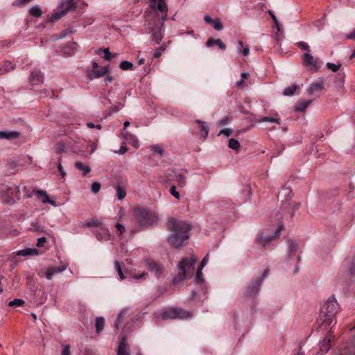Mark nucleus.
<instances>
[{
	"instance_id": "6e6552de",
	"label": "nucleus",
	"mask_w": 355,
	"mask_h": 355,
	"mask_svg": "<svg viewBox=\"0 0 355 355\" xmlns=\"http://www.w3.org/2000/svg\"><path fill=\"white\" fill-rule=\"evenodd\" d=\"M269 270L265 269L261 277H254L251 279L250 282L246 287V295H254L258 294L260 286L263 279L268 276Z\"/></svg>"
},
{
	"instance_id": "72a5a7b5",
	"label": "nucleus",
	"mask_w": 355,
	"mask_h": 355,
	"mask_svg": "<svg viewBox=\"0 0 355 355\" xmlns=\"http://www.w3.org/2000/svg\"><path fill=\"white\" fill-rule=\"evenodd\" d=\"M115 190H116V193L118 199L119 200H123L126 196L125 190L123 187H121L120 185L116 186Z\"/></svg>"
},
{
	"instance_id": "603ef678",
	"label": "nucleus",
	"mask_w": 355,
	"mask_h": 355,
	"mask_svg": "<svg viewBox=\"0 0 355 355\" xmlns=\"http://www.w3.org/2000/svg\"><path fill=\"white\" fill-rule=\"evenodd\" d=\"M101 189V184L98 182H94L92 184L91 190L93 193H96Z\"/></svg>"
},
{
	"instance_id": "0eeeda50",
	"label": "nucleus",
	"mask_w": 355,
	"mask_h": 355,
	"mask_svg": "<svg viewBox=\"0 0 355 355\" xmlns=\"http://www.w3.org/2000/svg\"><path fill=\"white\" fill-rule=\"evenodd\" d=\"M193 316V313L178 308H171L162 313L163 320L189 319Z\"/></svg>"
},
{
	"instance_id": "393cba45",
	"label": "nucleus",
	"mask_w": 355,
	"mask_h": 355,
	"mask_svg": "<svg viewBox=\"0 0 355 355\" xmlns=\"http://www.w3.org/2000/svg\"><path fill=\"white\" fill-rule=\"evenodd\" d=\"M331 332L329 333V335L327 336L322 342L320 343V349L321 352L324 353H327L329 349L331 348V339L329 336H331Z\"/></svg>"
},
{
	"instance_id": "c9c22d12",
	"label": "nucleus",
	"mask_w": 355,
	"mask_h": 355,
	"mask_svg": "<svg viewBox=\"0 0 355 355\" xmlns=\"http://www.w3.org/2000/svg\"><path fill=\"white\" fill-rule=\"evenodd\" d=\"M228 147L233 150H238L240 148L241 146L240 143L237 139H230L228 141Z\"/></svg>"
},
{
	"instance_id": "f257e3e1",
	"label": "nucleus",
	"mask_w": 355,
	"mask_h": 355,
	"mask_svg": "<svg viewBox=\"0 0 355 355\" xmlns=\"http://www.w3.org/2000/svg\"><path fill=\"white\" fill-rule=\"evenodd\" d=\"M167 226L171 234L168 236V241L174 248H180L183 243L189 239L191 225L184 220L171 218L168 219Z\"/></svg>"
},
{
	"instance_id": "bf43d9fd",
	"label": "nucleus",
	"mask_w": 355,
	"mask_h": 355,
	"mask_svg": "<svg viewBox=\"0 0 355 355\" xmlns=\"http://www.w3.org/2000/svg\"><path fill=\"white\" fill-rule=\"evenodd\" d=\"M152 149L154 152L159 153L160 155H162L163 149L160 146L157 145H154L152 146Z\"/></svg>"
},
{
	"instance_id": "6ab92c4d",
	"label": "nucleus",
	"mask_w": 355,
	"mask_h": 355,
	"mask_svg": "<svg viewBox=\"0 0 355 355\" xmlns=\"http://www.w3.org/2000/svg\"><path fill=\"white\" fill-rule=\"evenodd\" d=\"M204 20L206 23L211 24L216 30L220 31L222 29V24L218 17L212 19L209 15H205Z\"/></svg>"
},
{
	"instance_id": "09e8293b",
	"label": "nucleus",
	"mask_w": 355,
	"mask_h": 355,
	"mask_svg": "<svg viewBox=\"0 0 355 355\" xmlns=\"http://www.w3.org/2000/svg\"><path fill=\"white\" fill-rule=\"evenodd\" d=\"M166 48V45L162 44L159 48H157L154 53V58H158L162 53L163 51H165Z\"/></svg>"
},
{
	"instance_id": "79ce46f5",
	"label": "nucleus",
	"mask_w": 355,
	"mask_h": 355,
	"mask_svg": "<svg viewBox=\"0 0 355 355\" xmlns=\"http://www.w3.org/2000/svg\"><path fill=\"white\" fill-rule=\"evenodd\" d=\"M296 89H297L296 85L289 86L284 89L283 94L284 96H292L295 94Z\"/></svg>"
},
{
	"instance_id": "338daca9",
	"label": "nucleus",
	"mask_w": 355,
	"mask_h": 355,
	"mask_svg": "<svg viewBox=\"0 0 355 355\" xmlns=\"http://www.w3.org/2000/svg\"><path fill=\"white\" fill-rule=\"evenodd\" d=\"M128 148L125 146H121L118 151L115 153H119L120 155H123L128 151Z\"/></svg>"
},
{
	"instance_id": "58836bf2",
	"label": "nucleus",
	"mask_w": 355,
	"mask_h": 355,
	"mask_svg": "<svg viewBox=\"0 0 355 355\" xmlns=\"http://www.w3.org/2000/svg\"><path fill=\"white\" fill-rule=\"evenodd\" d=\"M64 15H66L64 14V11L63 12L60 9H59V11L55 12L51 15V21L54 22L55 21H58V19H60Z\"/></svg>"
},
{
	"instance_id": "5fc2aeb1",
	"label": "nucleus",
	"mask_w": 355,
	"mask_h": 355,
	"mask_svg": "<svg viewBox=\"0 0 355 355\" xmlns=\"http://www.w3.org/2000/svg\"><path fill=\"white\" fill-rule=\"evenodd\" d=\"M170 193L177 199H180V193L176 191V187L175 186H172L170 188Z\"/></svg>"
},
{
	"instance_id": "052dcab7",
	"label": "nucleus",
	"mask_w": 355,
	"mask_h": 355,
	"mask_svg": "<svg viewBox=\"0 0 355 355\" xmlns=\"http://www.w3.org/2000/svg\"><path fill=\"white\" fill-rule=\"evenodd\" d=\"M103 53H104V54H105V55H104V58H105V60H111V58H112L111 53H110V50H109V49H108V48L105 49L103 50Z\"/></svg>"
},
{
	"instance_id": "cd10ccee",
	"label": "nucleus",
	"mask_w": 355,
	"mask_h": 355,
	"mask_svg": "<svg viewBox=\"0 0 355 355\" xmlns=\"http://www.w3.org/2000/svg\"><path fill=\"white\" fill-rule=\"evenodd\" d=\"M14 67V65L9 61H5L3 63L0 64V75L6 73L10 70H12Z\"/></svg>"
},
{
	"instance_id": "7ed1b4c3",
	"label": "nucleus",
	"mask_w": 355,
	"mask_h": 355,
	"mask_svg": "<svg viewBox=\"0 0 355 355\" xmlns=\"http://www.w3.org/2000/svg\"><path fill=\"white\" fill-rule=\"evenodd\" d=\"M340 306L334 295L329 297L320 308L319 318L325 327L336 321V315L339 312Z\"/></svg>"
},
{
	"instance_id": "774afa93",
	"label": "nucleus",
	"mask_w": 355,
	"mask_h": 355,
	"mask_svg": "<svg viewBox=\"0 0 355 355\" xmlns=\"http://www.w3.org/2000/svg\"><path fill=\"white\" fill-rule=\"evenodd\" d=\"M233 130L230 128H223V135L229 137L232 135Z\"/></svg>"
},
{
	"instance_id": "680f3d73",
	"label": "nucleus",
	"mask_w": 355,
	"mask_h": 355,
	"mask_svg": "<svg viewBox=\"0 0 355 355\" xmlns=\"http://www.w3.org/2000/svg\"><path fill=\"white\" fill-rule=\"evenodd\" d=\"M62 355H71V350H70V346L66 345L62 351Z\"/></svg>"
},
{
	"instance_id": "37998d69",
	"label": "nucleus",
	"mask_w": 355,
	"mask_h": 355,
	"mask_svg": "<svg viewBox=\"0 0 355 355\" xmlns=\"http://www.w3.org/2000/svg\"><path fill=\"white\" fill-rule=\"evenodd\" d=\"M148 277V274L146 272H141L138 275H133L130 277V282H132V279H146Z\"/></svg>"
},
{
	"instance_id": "ddd939ff",
	"label": "nucleus",
	"mask_w": 355,
	"mask_h": 355,
	"mask_svg": "<svg viewBox=\"0 0 355 355\" xmlns=\"http://www.w3.org/2000/svg\"><path fill=\"white\" fill-rule=\"evenodd\" d=\"M33 193L36 194L42 200L43 203H49L53 207H57L55 202L53 200L49 199L47 193L44 190H37L34 189Z\"/></svg>"
},
{
	"instance_id": "bb28decb",
	"label": "nucleus",
	"mask_w": 355,
	"mask_h": 355,
	"mask_svg": "<svg viewBox=\"0 0 355 355\" xmlns=\"http://www.w3.org/2000/svg\"><path fill=\"white\" fill-rule=\"evenodd\" d=\"M289 257L292 258L298 250V243L293 240H288Z\"/></svg>"
},
{
	"instance_id": "f704fd0d",
	"label": "nucleus",
	"mask_w": 355,
	"mask_h": 355,
	"mask_svg": "<svg viewBox=\"0 0 355 355\" xmlns=\"http://www.w3.org/2000/svg\"><path fill=\"white\" fill-rule=\"evenodd\" d=\"M346 263L348 266V269L352 274L355 275V254L352 257L346 260Z\"/></svg>"
},
{
	"instance_id": "f8f14e48",
	"label": "nucleus",
	"mask_w": 355,
	"mask_h": 355,
	"mask_svg": "<svg viewBox=\"0 0 355 355\" xmlns=\"http://www.w3.org/2000/svg\"><path fill=\"white\" fill-rule=\"evenodd\" d=\"M76 5V0L62 1L59 3V9L63 12L64 11V14L67 15L68 12L74 10Z\"/></svg>"
},
{
	"instance_id": "4468645a",
	"label": "nucleus",
	"mask_w": 355,
	"mask_h": 355,
	"mask_svg": "<svg viewBox=\"0 0 355 355\" xmlns=\"http://www.w3.org/2000/svg\"><path fill=\"white\" fill-rule=\"evenodd\" d=\"M324 83L322 81L316 82L311 84L306 92L309 95H316L320 93L324 89Z\"/></svg>"
},
{
	"instance_id": "69168bd1",
	"label": "nucleus",
	"mask_w": 355,
	"mask_h": 355,
	"mask_svg": "<svg viewBox=\"0 0 355 355\" xmlns=\"http://www.w3.org/2000/svg\"><path fill=\"white\" fill-rule=\"evenodd\" d=\"M236 85L239 89H243L246 86V84L244 80L242 79L236 83Z\"/></svg>"
},
{
	"instance_id": "f03ea898",
	"label": "nucleus",
	"mask_w": 355,
	"mask_h": 355,
	"mask_svg": "<svg viewBox=\"0 0 355 355\" xmlns=\"http://www.w3.org/2000/svg\"><path fill=\"white\" fill-rule=\"evenodd\" d=\"M196 261L197 257L195 254L182 258L178 264V274L173 279V284L177 285L186 279L191 277L194 273Z\"/></svg>"
},
{
	"instance_id": "2f4dec72",
	"label": "nucleus",
	"mask_w": 355,
	"mask_h": 355,
	"mask_svg": "<svg viewBox=\"0 0 355 355\" xmlns=\"http://www.w3.org/2000/svg\"><path fill=\"white\" fill-rule=\"evenodd\" d=\"M214 45L218 46L219 49H222V40L220 39H213L212 37H209L206 42V46L208 48H210Z\"/></svg>"
},
{
	"instance_id": "c03bdc74",
	"label": "nucleus",
	"mask_w": 355,
	"mask_h": 355,
	"mask_svg": "<svg viewBox=\"0 0 355 355\" xmlns=\"http://www.w3.org/2000/svg\"><path fill=\"white\" fill-rule=\"evenodd\" d=\"M120 68L122 70H132L133 64L129 61H123L120 63Z\"/></svg>"
},
{
	"instance_id": "5701e85b",
	"label": "nucleus",
	"mask_w": 355,
	"mask_h": 355,
	"mask_svg": "<svg viewBox=\"0 0 355 355\" xmlns=\"http://www.w3.org/2000/svg\"><path fill=\"white\" fill-rule=\"evenodd\" d=\"M302 60L304 65L311 66L314 68L313 72L318 70V67L314 62L313 57L309 53V52L304 54Z\"/></svg>"
},
{
	"instance_id": "412c9836",
	"label": "nucleus",
	"mask_w": 355,
	"mask_h": 355,
	"mask_svg": "<svg viewBox=\"0 0 355 355\" xmlns=\"http://www.w3.org/2000/svg\"><path fill=\"white\" fill-rule=\"evenodd\" d=\"M117 355H130V349L126 340L123 338L118 347Z\"/></svg>"
},
{
	"instance_id": "a19ab883",
	"label": "nucleus",
	"mask_w": 355,
	"mask_h": 355,
	"mask_svg": "<svg viewBox=\"0 0 355 355\" xmlns=\"http://www.w3.org/2000/svg\"><path fill=\"white\" fill-rule=\"evenodd\" d=\"M25 304V302L21 299H14L8 303V306H22Z\"/></svg>"
},
{
	"instance_id": "f3484780",
	"label": "nucleus",
	"mask_w": 355,
	"mask_h": 355,
	"mask_svg": "<svg viewBox=\"0 0 355 355\" xmlns=\"http://www.w3.org/2000/svg\"><path fill=\"white\" fill-rule=\"evenodd\" d=\"M67 269V266L61 267H51L46 270V277L49 280L53 279V275L56 273H61Z\"/></svg>"
},
{
	"instance_id": "a211bd4d",
	"label": "nucleus",
	"mask_w": 355,
	"mask_h": 355,
	"mask_svg": "<svg viewBox=\"0 0 355 355\" xmlns=\"http://www.w3.org/2000/svg\"><path fill=\"white\" fill-rule=\"evenodd\" d=\"M19 136L20 132L17 131H0V139L14 140Z\"/></svg>"
},
{
	"instance_id": "b1692460",
	"label": "nucleus",
	"mask_w": 355,
	"mask_h": 355,
	"mask_svg": "<svg viewBox=\"0 0 355 355\" xmlns=\"http://www.w3.org/2000/svg\"><path fill=\"white\" fill-rule=\"evenodd\" d=\"M29 79L33 84L37 85L43 83L44 76L40 71H33L31 72Z\"/></svg>"
},
{
	"instance_id": "dca6fc26",
	"label": "nucleus",
	"mask_w": 355,
	"mask_h": 355,
	"mask_svg": "<svg viewBox=\"0 0 355 355\" xmlns=\"http://www.w3.org/2000/svg\"><path fill=\"white\" fill-rule=\"evenodd\" d=\"M107 72V67H104L98 70H89L87 71V76L90 80L98 78L103 77Z\"/></svg>"
},
{
	"instance_id": "9b49d317",
	"label": "nucleus",
	"mask_w": 355,
	"mask_h": 355,
	"mask_svg": "<svg viewBox=\"0 0 355 355\" xmlns=\"http://www.w3.org/2000/svg\"><path fill=\"white\" fill-rule=\"evenodd\" d=\"M151 38L156 44H159L164 37L163 23L159 26L151 28Z\"/></svg>"
},
{
	"instance_id": "aec40b11",
	"label": "nucleus",
	"mask_w": 355,
	"mask_h": 355,
	"mask_svg": "<svg viewBox=\"0 0 355 355\" xmlns=\"http://www.w3.org/2000/svg\"><path fill=\"white\" fill-rule=\"evenodd\" d=\"M15 254L17 256H21V257L37 256L39 254V251L36 248H26V249L17 250L15 252Z\"/></svg>"
},
{
	"instance_id": "423d86ee",
	"label": "nucleus",
	"mask_w": 355,
	"mask_h": 355,
	"mask_svg": "<svg viewBox=\"0 0 355 355\" xmlns=\"http://www.w3.org/2000/svg\"><path fill=\"white\" fill-rule=\"evenodd\" d=\"M0 193L4 198H7L6 202L10 205L14 204L15 200L20 198V188L15 184L3 186Z\"/></svg>"
},
{
	"instance_id": "6e6d98bb",
	"label": "nucleus",
	"mask_w": 355,
	"mask_h": 355,
	"mask_svg": "<svg viewBox=\"0 0 355 355\" xmlns=\"http://www.w3.org/2000/svg\"><path fill=\"white\" fill-rule=\"evenodd\" d=\"M61 159L59 158L58 159V169L62 178H64L66 176V173L64 171V168L61 164Z\"/></svg>"
},
{
	"instance_id": "1a4fd4ad",
	"label": "nucleus",
	"mask_w": 355,
	"mask_h": 355,
	"mask_svg": "<svg viewBox=\"0 0 355 355\" xmlns=\"http://www.w3.org/2000/svg\"><path fill=\"white\" fill-rule=\"evenodd\" d=\"M146 268L149 270L155 277L161 278L163 276L164 270V266L158 262L150 259L144 261Z\"/></svg>"
},
{
	"instance_id": "c85d7f7f",
	"label": "nucleus",
	"mask_w": 355,
	"mask_h": 355,
	"mask_svg": "<svg viewBox=\"0 0 355 355\" xmlns=\"http://www.w3.org/2000/svg\"><path fill=\"white\" fill-rule=\"evenodd\" d=\"M311 100H308V101L300 100L296 104V106H295L296 110L298 111H300V112H304L306 110V109L307 108V107L311 104Z\"/></svg>"
},
{
	"instance_id": "473e14b6",
	"label": "nucleus",
	"mask_w": 355,
	"mask_h": 355,
	"mask_svg": "<svg viewBox=\"0 0 355 355\" xmlns=\"http://www.w3.org/2000/svg\"><path fill=\"white\" fill-rule=\"evenodd\" d=\"M104 325H105L104 318H103V317L96 318V322H95V327H96V331L97 333L101 332L103 329Z\"/></svg>"
},
{
	"instance_id": "e2e57ef3",
	"label": "nucleus",
	"mask_w": 355,
	"mask_h": 355,
	"mask_svg": "<svg viewBox=\"0 0 355 355\" xmlns=\"http://www.w3.org/2000/svg\"><path fill=\"white\" fill-rule=\"evenodd\" d=\"M46 239L44 236H42V237L37 239V246L42 247L44 245V243L46 242Z\"/></svg>"
},
{
	"instance_id": "a878e982",
	"label": "nucleus",
	"mask_w": 355,
	"mask_h": 355,
	"mask_svg": "<svg viewBox=\"0 0 355 355\" xmlns=\"http://www.w3.org/2000/svg\"><path fill=\"white\" fill-rule=\"evenodd\" d=\"M123 137L134 147L138 148L139 146V141L135 135L129 132H125L123 133Z\"/></svg>"
},
{
	"instance_id": "13d9d810",
	"label": "nucleus",
	"mask_w": 355,
	"mask_h": 355,
	"mask_svg": "<svg viewBox=\"0 0 355 355\" xmlns=\"http://www.w3.org/2000/svg\"><path fill=\"white\" fill-rule=\"evenodd\" d=\"M208 260H209V254H207V255L203 258V259L202 260V261L200 263V265L199 267L200 268V270H202L203 268L206 266V264L208 262Z\"/></svg>"
},
{
	"instance_id": "e433bc0d",
	"label": "nucleus",
	"mask_w": 355,
	"mask_h": 355,
	"mask_svg": "<svg viewBox=\"0 0 355 355\" xmlns=\"http://www.w3.org/2000/svg\"><path fill=\"white\" fill-rule=\"evenodd\" d=\"M258 122H272L277 124H280V119L278 118L270 117V116H263L260 119L257 120Z\"/></svg>"
},
{
	"instance_id": "4d7b16f0",
	"label": "nucleus",
	"mask_w": 355,
	"mask_h": 355,
	"mask_svg": "<svg viewBox=\"0 0 355 355\" xmlns=\"http://www.w3.org/2000/svg\"><path fill=\"white\" fill-rule=\"evenodd\" d=\"M123 107V104L119 103H117L116 105L110 107V110L112 112H117L119 110H120Z\"/></svg>"
},
{
	"instance_id": "20e7f679",
	"label": "nucleus",
	"mask_w": 355,
	"mask_h": 355,
	"mask_svg": "<svg viewBox=\"0 0 355 355\" xmlns=\"http://www.w3.org/2000/svg\"><path fill=\"white\" fill-rule=\"evenodd\" d=\"M284 226L281 223L278 225L273 234H270L268 230H264L258 232L256 236V242L259 244L263 248L267 249L272 240L279 238Z\"/></svg>"
},
{
	"instance_id": "49530a36",
	"label": "nucleus",
	"mask_w": 355,
	"mask_h": 355,
	"mask_svg": "<svg viewBox=\"0 0 355 355\" xmlns=\"http://www.w3.org/2000/svg\"><path fill=\"white\" fill-rule=\"evenodd\" d=\"M64 152H66L65 144L61 142L58 143L55 147V153L57 154H61Z\"/></svg>"
},
{
	"instance_id": "0e129e2a",
	"label": "nucleus",
	"mask_w": 355,
	"mask_h": 355,
	"mask_svg": "<svg viewBox=\"0 0 355 355\" xmlns=\"http://www.w3.org/2000/svg\"><path fill=\"white\" fill-rule=\"evenodd\" d=\"M116 227L120 234H123L125 231V227L120 223H117Z\"/></svg>"
},
{
	"instance_id": "3c124183",
	"label": "nucleus",
	"mask_w": 355,
	"mask_h": 355,
	"mask_svg": "<svg viewBox=\"0 0 355 355\" xmlns=\"http://www.w3.org/2000/svg\"><path fill=\"white\" fill-rule=\"evenodd\" d=\"M268 13H269V15H270V17H271V18H272V19L273 22L275 23V26H276V27H277V30H278V31H280V27H279V26H280V25H279V21H278V20H277V17H275V15L274 12H273L272 11H271V10H268Z\"/></svg>"
},
{
	"instance_id": "864d4df0",
	"label": "nucleus",
	"mask_w": 355,
	"mask_h": 355,
	"mask_svg": "<svg viewBox=\"0 0 355 355\" xmlns=\"http://www.w3.org/2000/svg\"><path fill=\"white\" fill-rule=\"evenodd\" d=\"M98 225H99V223L96 219H92V220H89V222L83 224V227H91V226H98Z\"/></svg>"
},
{
	"instance_id": "4c0bfd02",
	"label": "nucleus",
	"mask_w": 355,
	"mask_h": 355,
	"mask_svg": "<svg viewBox=\"0 0 355 355\" xmlns=\"http://www.w3.org/2000/svg\"><path fill=\"white\" fill-rule=\"evenodd\" d=\"M29 12L32 16H34L36 17H40L42 15L41 8L38 6H33L30 9Z\"/></svg>"
},
{
	"instance_id": "8fccbe9b",
	"label": "nucleus",
	"mask_w": 355,
	"mask_h": 355,
	"mask_svg": "<svg viewBox=\"0 0 355 355\" xmlns=\"http://www.w3.org/2000/svg\"><path fill=\"white\" fill-rule=\"evenodd\" d=\"M296 44L302 50L306 51V53L310 52V47L306 42H299Z\"/></svg>"
},
{
	"instance_id": "c756f323",
	"label": "nucleus",
	"mask_w": 355,
	"mask_h": 355,
	"mask_svg": "<svg viewBox=\"0 0 355 355\" xmlns=\"http://www.w3.org/2000/svg\"><path fill=\"white\" fill-rule=\"evenodd\" d=\"M75 166L78 170L82 171L83 175H85L91 171V168L89 166L84 165L81 162H76Z\"/></svg>"
},
{
	"instance_id": "9d476101",
	"label": "nucleus",
	"mask_w": 355,
	"mask_h": 355,
	"mask_svg": "<svg viewBox=\"0 0 355 355\" xmlns=\"http://www.w3.org/2000/svg\"><path fill=\"white\" fill-rule=\"evenodd\" d=\"M187 171L185 169H174L171 174L172 179L175 181L179 187L183 188L187 184Z\"/></svg>"
},
{
	"instance_id": "39448f33",
	"label": "nucleus",
	"mask_w": 355,
	"mask_h": 355,
	"mask_svg": "<svg viewBox=\"0 0 355 355\" xmlns=\"http://www.w3.org/2000/svg\"><path fill=\"white\" fill-rule=\"evenodd\" d=\"M136 220L142 227H148L157 223V216L146 209L140 208L135 211Z\"/></svg>"
},
{
	"instance_id": "2eb2a0df",
	"label": "nucleus",
	"mask_w": 355,
	"mask_h": 355,
	"mask_svg": "<svg viewBox=\"0 0 355 355\" xmlns=\"http://www.w3.org/2000/svg\"><path fill=\"white\" fill-rule=\"evenodd\" d=\"M150 6L157 8L161 12L166 13L168 10L166 0H150Z\"/></svg>"
},
{
	"instance_id": "a18cd8bd",
	"label": "nucleus",
	"mask_w": 355,
	"mask_h": 355,
	"mask_svg": "<svg viewBox=\"0 0 355 355\" xmlns=\"http://www.w3.org/2000/svg\"><path fill=\"white\" fill-rule=\"evenodd\" d=\"M202 270H200V268H198L196 274V282L197 284H202L204 282L202 278Z\"/></svg>"
},
{
	"instance_id": "4be33fe9",
	"label": "nucleus",
	"mask_w": 355,
	"mask_h": 355,
	"mask_svg": "<svg viewBox=\"0 0 355 355\" xmlns=\"http://www.w3.org/2000/svg\"><path fill=\"white\" fill-rule=\"evenodd\" d=\"M196 123L198 125L200 130L202 132L201 137L203 140H205L209 135V128L207 123L200 119L196 120Z\"/></svg>"
},
{
	"instance_id": "ea45409f",
	"label": "nucleus",
	"mask_w": 355,
	"mask_h": 355,
	"mask_svg": "<svg viewBox=\"0 0 355 355\" xmlns=\"http://www.w3.org/2000/svg\"><path fill=\"white\" fill-rule=\"evenodd\" d=\"M114 268L116 270L121 280L126 278L121 270L120 263L118 261H114Z\"/></svg>"
},
{
	"instance_id": "de8ad7c7",
	"label": "nucleus",
	"mask_w": 355,
	"mask_h": 355,
	"mask_svg": "<svg viewBox=\"0 0 355 355\" xmlns=\"http://www.w3.org/2000/svg\"><path fill=\"white\" fill-rule=\"evenodd\" d=\"M326 66L328 69L332 71L333 72H336L340 69L341 64H336L334 63L327 62Z\"/></svg>"
},
{
	"instance_id": "7c9ffc66",
	"label": "nucleus",
	"mask_w": 355,
	"mask_h": 355,
	"mask_svg": "<svg viewBox=\"0 0 355 355\" xmlns=\"http://www.w3.org/2000/svg\"><path fill=\"white\" fill-rule=\"evenodd\" d=\"M127 312H128V309L127 308H124L119 313V315L117 317V320H116V323H115V327H116V328L117 329H119L120 325L123 322Z\"/></svg>"
}]
</instances>
